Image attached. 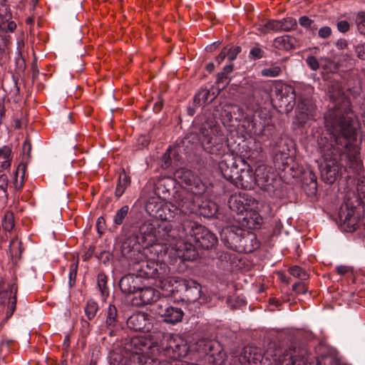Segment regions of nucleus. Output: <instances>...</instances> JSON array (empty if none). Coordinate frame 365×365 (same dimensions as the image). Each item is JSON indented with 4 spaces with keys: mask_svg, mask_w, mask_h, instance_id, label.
<instances>
[{
    "mask_svg": "<svg viewBox=\"0 0 365 365\" xmlns=\"http://www.w3.org/2000/svg\"><path fill=\"white\" fill-rule=\"evenodd\" d=\"M201 143L205 151L221 156L224 159L219 163L222 176L236 187L251 189L255 185V175L250 165L242 163L239 168L237 161L231 153H226L224 145L225 138L219 128L213 123H205L200 128Z\"/></svg>",
    "mask_w": 365,
    "mask_h": 365,
    "instance_id": "obj_1",
    "label": "nucleus"
},
{
    "mask_svg": "<svg viewBox=\"0 0 365 365\" xmlns=\"http://www.w3.org/2000/svg\"><path fill=\"white\" fill-rule=\"evenodd\" d=\"M325 126L329 132L331 141L324 143L321 138L318 144L324 152L331 149L341 150L342 148H350L354 153H356L358 148L352 143L356 141L359 123L354 114L346 109L344 112L339 108H334L328 112L324 117Z\"/></svg>",
    "mask_w": 365,
    "mask_h": 365,
    "instance_id": "obj_2",
    "label": "nucleus"
},
{
    "mask_svg": "<svg viewBox=\"0 0 365 365\" xmlns=\"http://www.w3.org/2000/svg\"><path fill=\"white\" fill-rule=\"evenodd\" d=\"M186 227L182 230L173 228L171 223L163 221L156 228L157 242H162L168 245L165 254L168 256L171 262L193 260L197 252L191 244L185 243L182 239L185 235Z\"/></svg>",
    "mask_w": 365,
    "mask_h": 365,
    "instance_id": "obj_3",
    "label": "nucleus"
},
{
    "mask_svg": "<svg viewBox=\"0 0 365 365\" xmlns=\"http://www.w3.org/2000/svg\"><path fill=\"white\" fill-rule=\"evenodd\" d=\"M157 227L149 222H144L139 227L138 232L128 237L123 243L122 252L128 257H133L135 253L148 256V253H157L158 245H156Z\"/></svg>",
    "mask_w": 365,
    "mask_h": 365,
    "instance_id": "obj_4",
    "label": "nucleus"
},
{
    "mask_svg": "<svg viewBox=\"0 0 365 365\" xmlns=\"http://www.w3.org/2000/svg\"><path fill=\"white\" fill-rule=\"evenodd\" d=\"M150 347L145 350V356L154 357L161 354L173 360L180 359L187 356L189 347L186 341L177 334H162L158 341H152L146 338Z\"/></svg>",
    "mask_w": 365,
    "mask_h": 365,
    "instance_id": "obj_5",
    "label": "nucleus"
},
{
    "mask_svg": "<svg viewBox=\"0 0 365 365\" xmlns=\"http://www.w3.org/2000/svg\"><path fill=\"white\" fill-rule=\"evenodd\" d=\"M149 346L145 337H133L125 343L123 351L110 354V363L111 365H144V359H147L145 351Z\"/></svg>",
    "mask_w": 365,
    "mask_h": 365,
    "instance_id": "obj_6",
    "label": "nucleus"
},
{
    "mask_svg": "<svg viewBox=\"0 0 365 365\" xmlns=\"http://www.w3.org/2000/svg\"><path fill=\"white\" fill-rule=\"evenodd\" d=\"M190 228L189 235L193 237L197 246L202 249H210L217 242L216 236L208 229L194 222H187L184 225Z\"/></svg>",
    "mask_w": 365,
    "mask_h": 365,
    "instance_id": "obj_7",
    "label": "nucleus"
},
{
    "mask_svg": "<svg viewBox=\"0 0 365 365\" xmlns=\"http://www.w3.org/2000/svg\"><path fill=\"white\" fill-rule=\"evenodd\" d=\"M174 175L179 183L195 195H201L206 190L205 185L190 170L180 168L175 172Z\"/></svg>",
    "mask_w": 365,
    "mask_h": 365,
    "instance_id": "obj_8",
    "label": "nucleus"
},
{
    "mask_svg": "<svg viewBox=\"0 0 365 365\" xmlns=\"http://www.w3.org/2000/svg\"><path fill=\"white\" fill-rule=\"evenodd\" d=\"M202 346V351L205 354L207 360L213 365H229L226 353L223 351L220 344L216 341L203 340L200 342Z\"/></svg>",
    "mask_w": 365,
    "mask_h": 365,
    "instance_id": "obj_9",
    "label": "nucleus"
},
{
    "mask_svg": "<svg viewBox=\"0 0 365 365\" xmlns=\"http://www.w3.org/2000/svg\"><path fill=\"white\" fill-rule=\"evenodd\" d=\"M255 185L261 189L272 192L274 190V185L277 180L276 175L272 169L265 165H259L255 171Z\"/></svg>",
    "mask_w": 365,
    "mask_h": 365,
    "instance_id": "obj_10",
    "label": "nucleus"
},
{
    "mask_svg": "<svg viewBox=\"0 0 365 365\" xmlns=\"http://www.w3.org/2000/svg\"><path fill=\"white\" fill-rule=\"evenodd\" d=\"M275 97L278 106L284 111L291 110L296 100V93L292 86L287 84H278L275 87Z\"/></svg>",
    "mask_w": 365,
    "mask_h": 365,
    "instance_id": "obj_11",
    "label": "nucleus"
},
{
    "mask_svg": "<svg viewBox=\"0 0 365 365\" xmlns=\"http://www.w3.org/2000/svg\"><path fill=\"white\" fill-rule=\"evenodd\" d=\"M152 253H150L151 255ZM149 255V253L148 254ZM132 259V257H130ZM135 259L140 258V261L136 262L135 269L138 272V275L143 279L154 278L158 274V264L155 262L154 256L140 255L135 253L133 257Z\"/></svg>",
    "mask_w": 365,
    "mask_h": 365,
    "instance_id": "obj_12",
    "label": "nucleus"
},
{
    "mask_svg": "<svg viewBox=\"0 0 365 365\" xmlns=\"http://www.w3.org/2000/svg\"><path fill=\"white\" fill-rule=\"evenodd\" d=\"M247 129L248 133L254 137L259 143H262L269 139L270 135L269 122L262 118H253L247 121Z\"/></svg>",
    "mask_w": 365,
    "mask_h": 365,
    "instance_id": "obj_13",
    "label": "nucleus"
},
{
    "mask_svg": "<svg viewBox=\"0 0 365 365\" xmlns=\"http://www.w3.org/2000/svg\"><path fill=\"white\" fill-rule=\"evenodd\" d=\"M153 312L160 316L164 322L170 324L180 322L184 314L180 308L170 306L163 301L153 306Z\"/></svg>",
    "mask_w": 365,
    "mask_h": 365,
    "instance_id": "obj_14",
    "label": "nucleus"
},
{
    "mask_svg": "<svg viewBox=\"0 0 365 365\" xmlns=\"http://www.w3.org/2000/svg\"><path fill=\"white\" fill-rule=\"evenodd\" d=\"M244 230L237 227H226L222 229L220 236L224 244L230 249L239 252L241 248V238Z\"/></svg>",
    "mask_w": 365,
    "mask_h": 365,
    "instance_id": "obj_15",
    "label": "nucleus"
},
{
    "mask_svg": "<svg viewBox=\"0 0 365 365\" xmlns=\"http://www.w3.org/2000/svg\"><path fill=\"white\" fill-rule=\"evenodd\" d=\"M239 363L241 365H264L262 350L255 346H245L239 356Z\"/></svg>",
    "mask_w": 365,
    "mask_h": 365,
    "instance_id": "obj_16",
    "label": "nucleus"
},
{
    "mask_svg": "<svg viewBox=\"0 0 365 365\" xmlns=\"http://www.w3.org/2000/svg\"><path fill=\"white\" fill-rule=\"evenodd\" d=\"M342 228L346 232H353L357 226L358 218L356 215L355 207H349L347 204L342 205L339 212Z\"/></svg>",
    "mask_w": 365,
    "mask_h": 365,
    "instance_id": "obj_17",
    "label": "nucleus"
},
{
    "mask_svg": "<svg viewBox=\"0 0 365 365\" xmlns=\"http://www.w3.org/2000/svg\"><path fill=\"white\" fill-rule=\"evenodd\" d=\"M176 289L180 292H185L188 300L195 302L200 297L201 286L193 279H180L176 281Z\"/></svg>",
    "mask_w": 365,
    "mask_h": 365,
    "instance_id": "obj_18",
    "label": "nucleus"
},
{
    "mask_svg": "<svg viewBox=\"0 0 365 365\" xmlns=\"http://www.w3.org/2000/svg\"><path fill=\"white\" fill-rule=\"evenodd\" d=\"M277 365H307V352L304 350L299 351H287L278 359H274Z\"/></svg>",
    "mask_w": 365,
    "mask_h": 365,
    "instance_id": "obj_19",
    "label": "nucleus"
},
{
    "mask_svg": "<svg viewBox=\"0 0 365 365\" xmlns=\"http://www.w3.org/2000/svg\"><path fill=\"white\" fill-rule=\"evenodd\" d=\"M128 328L136 331H148L152 327L148 316L145 312H137L127 320Z\"/></svg>",
    "mask_w": 365,
    "mask_h": 365,
    "instance_id": "obj_20",
    "label": "nucleus"
},
{
    "mask_svg": "<svg viewBox=\"0 0 365 365\" xmlns=\"http://www.w3.org/2000/svg\"><path fill=\"white\" fill-rule=\"evenodd\" d=\"M142 285L143 280L138 274H127L119 282L120 289L125 294L137 293Z\"/></svg>",
    "mask_w": 365,
    "mask_h": 365,
    "instance_id": "obj_21",
    "label": "nucleus"
},
{
    "mask_svg": "<svg viewBox=\"0 0 365 365\" xmlns=\"http://www.w3.org/2000/svg\"><path fill=\"white\" fill-rule=\"evenodd\" d=\"M16 304L15 292L13 288L9 290L0 292V305L3 306V311L6 313V319H9L13 314Z\"/></svg>",
    "mask_w": 365,
    "mask_h": 365,
    "instance_id": "obj_22",
    "label": "nucleus"
},
{
    "mask_svg": "<svg viewBox=\"0 0 365 365\" xmlns=\"http://www.w3.org/2000/svg\"><path fill=\"white\" fill-rule=\"evenodd\" d=\"M188 206L185 203L179 204L178 206L170 202H165L160 214V220L163 221H171L181 212H185Z\"/></svg>",
    "mask_w": 365,
    "mask_h": 365,
    "instance_id": "obj_23",
    "label": "nucleus"
},
{
    "mask_svg": "<svg viewBox=\"0 0 365 365\" xmlns=\"http://www.w3.org/2000/svg\"><path fill=\"white\" fill-rule=\"evenodd\" d=\"M228 205L230 210L237 215L246 212L250 208L248 199L241 192L232 195L229 198Z\"/></svg>",
    "mask_w": 365,
    "mask_h": 365,
    "instance_id": "obj_24",
    "label": "nucleus"
},
{
    "mask_svg": "<svg viewBox=\"0 0 365 365\" xmlns=\"http://www.w3.org/2000/svg\"><path fill=\"white\" fill-rule=\"evenodd\" d=\"M11 14L6 0H0V24L4 26L6 31L13 32L16 28V24L11 21Z\"/></svg>",
    "mask_w": 365,
    "mask_h": 365,
    "instance_id": "obj_25",
    "label": "nucleus"
},
{
    "mask_svg": "<svg viewBox=\"0 0 365 365\" xmlns=\"http://www.w3.org/2000/svg\"><path fill=\"white\" fill-rule=\"evenodd\" d=\"M241 248L239 252H252L259 246L256 235L251 232L244 230L241 238Z\"/></svg>",
    "mask_w": 365,
    "mask_h": 365,
    "instance_id": "obj_26",
    "label": "nucleus"
},
{
    "mask_svg": "<svg viewBox=\"0 0 365 365\" xmlns=\"http://www.w3.org/2000/svg\"><path fill=\"white\" fill-rule=\"evenodd\" d=\"M136 294L140 301L138 304L141 305L150 304L156 301L159 297V292L150 287H143L141 286Z\"/></svg>",
    "mask_w": 365,
    "mask_h": 365,
    "instance_id": "obj_27",
    "label": "nucleus"
},
{
    "mask_svg": "<svg viewBox=\"0 0 365 365\" xmlns=\"http://www.w3.org/2000/svg\"><path fill=\"white\" fill-rule=\"evenodd\" d=\"M322 177L329 184H332L339 173V165L335 161L327 163L321 170Z\"/></svg>",
    "mask_w": 365,
    "mask_h": 365,
    "instance_id": "obj_28",
    "label": "nucleus"
},
{
    "mask_svg": "<svg viewBox=\"0 0 365 365\" xmlns=\"http://www.w3.org/2000/svg\"><path fill=\"white\" fill-rule=\"evenodd\" d=\"M163 204L164 200L159 196L150 197L145 205L146 211L150 215L160 219Z\"/></svg>",
    "mask_w": 365,
    "mask_h": 365,
    "instance_id": "obj_29",
    "label": "nucleus"
},
{
    "mask_svg": "<svg viewBox=\"0 0 365 365\" xmlns=\"http://www.w3.org/2000/svg\"><path fill=\"white\" fill-rule=\"evenodd\" d=\"M163 204L164 200L159 196L150 197L145 205L146 211L150 215L160 219Z\"/></svg>",
    "mask_w": 365,
    "mask_h": 365,
    "instance_id": "obj_30",
    "label": "nucleus"
},
{
    "mask_svg": "<svg viewBox=\"0 0 365 365\" xmlns=\"http://www.w3.org/2000/svg\"><path fill=\"white\" fill-rule=\"evenodd\" d=\"M242 220L244 222L243 225L246 226L248 229H257L262 223V218L259 213L252 211L248 212L247 210Z\"/></svg>",
    "mask_w": 365,
    "mask_h": 365,
    "instance_id": "obj_31",
    "label": "nucleus"
},
{
    "mask_svg": "<svg viewBox=\"0 0 365 365\" xmlns=\"http://www.w3.org/2000/svg\"><path fill=\"white\" fill-rule=\"evenodd\" d=\"M216 94L207 89H201L194 97V103L196 106H202L209 103H211L215 98Z\"/></svg>",
    "mask_w": 365,
    "mask_h": 365,
    "instance_id": "obj_32",
    "label": "nucleus"
},
{
    "mask_svg": "<svg viewBox=\"0 0 365 365\" xmlns=\"http://www.w3.org/2000/svg\"><path fill=\"white\" fill-rule=\"evenodd\" d=\"M130 184V177L126 174L124 170H122L118 175V183L115 190V195L117 197H121Z\"/></svg>",
    "mask_w": 365,
    "mask_h": 365,
    "instance_id": "obj_33",
    "label": "nucleus"
},
{
    "mask_svg": "<svg viewBox=\"0 0 365 365\" xmlns=\"http://www.w3.org/2000/svg\"><path fill=\"white\" fill-rule=\"evenodd\" d=\"M11 150L8 146H4L0 148V166L1 170H7L11 166Z\"/></svg>",
    "mask_w": 365,
    "mask_h": 365,
    "instance_id": "obj_34",
    "label": "nucleus"
},
{
    "mask_svg": "<svg viewBox=\"0 0 365 365\" xmlns=\"http://www.w3.org/2000/svg\"><path fill=\"white\" fill-rule=\"evenodd\" d=\"M180 279L170 278L160 282V287L162 290L164 292L163 294L169 295L173 294L175 292H180V290H178L176 289V281H179Z\"/></svg>",
    "mask_w": 365,
    "mask_h": 365,
    "instance_id": "obj_35",
    "label": "nucleus"
},
{
    "mask_svg": "<svg viewBox=\"0 0 365 365\" xmlns=\"http://www.w3.org/2000/svg\"><path fill=\"white\" fill-rule=\"evenodd\" d=\"M274 44L279 48L289 50L293 48V38L287 35L279 36L274 39Z\"/></svg>",
    "mask_w": 365,
    "mask_h": 365,
    "instance_id": "obj_36",
    "label": "nucleus"
},
{
    "mask_svg": "<svg viewBox=\"0 0 365 365\" xmlns=\"http://www.w3.org/2000/svg\"><path fill=\"white\" fill-rule=\"evenodd\" d=\"M279 31H289L297 27V23L296 19L292 17H287L279 21Z\"/></svg>",
    "mask_w": 365,
    "mask_h": 365,
    "instance_id": "obj_37",
    "label": "nucleus"
},
{
    "mask_svg": "<svg viewBox=\"0 0 365 365\" xmlns=\"http://www.w3.org/2000/svg\"><path fill=\"white\" fill-rule=\"evenodd\" d=\"M258 31L263 34L269 33L271 31L279 32L278 20H269L260 24L258 27Z\"/></svg>",
    "mask_w": 365,
    "mask_h": 365,
    "instance_id": "obj_38",
    "label": "nucleus"
},
{
    "mask_svg": "<svg viewBox=\"0 0 365 365\" xmlns=\"http://www.w3.org/2000/svg\"><path fill=\"white\" fill-rule=\"evenodd\" d=\"M106 276L103 273H99L97 277V284L103 298L108 295V289L106 285Z\"/></svg>",
    "mask_w": 365,
    "mask_h": 365,
    "instance_id": "obj_39",
    "label": "nucleus"
},
{
    "mask_svg": "<svg viewBox=\"0 0 365 365\" xmlns=\"http://www.w3.org/2000/svg\"><path fill=\"white\" fill-rule=\"evenodd\" d=\"M312 115L307 108L299 110L295 116V122L299 125L304 124L308 120L311 119Z\"/></svg>",
    "mask_w": 365,
    "mask_h": 365,
    "instance_id": "obj_40",
    "label": "nucleus"
},
{
    "mask_svg": "<svg viewBox=\"0 0 365 365\" xmlns=\"http://www.w3.org/2000/svg\"><path fill=\"white\" fill-rule=\"evenodd\" d=\"M282 68L279 66H273L269 68H264L261 71L262 76L277 77L282 73Z\"/></svg>",
    "mask_w": 365,
    "mask_h": 365,
    "instance_id": "obj_41",
    "label": "nucleus"
},
{
    "mask_svg": "<svg viewBox=\"0 0 365 365\" xmlns=\"http://www.w3.org/2000/svg\"><path fill=\"white\" fill-rule=\"evenodd\" d=\"M129 207L128 205L123 206L119 209L113 217V222L115 225H121L128 215Z\"/></svg>",
    "mask_w": 365,
    "mask_h": 365,
    "instance_id": "obj_42",
    "label": "nucleus"
},
{
    "mask_svg": "<svg viewBox=\"0 0 365 365\" xmlns=\"http://www.w3.org/2000/svg\"><path fill=\"white\" fill-rule=\"evenodd\" d=\"M98 309V306L94 301H88L85 307V313L88 319H92Z\"/></svg>",
    "mask_w": 365,
    "mask_h": 365,
    "instance_id": "obj_43",
    "label": "nucleus"
},
{
    "mask_svg": "<svg viewBox=\"0 0 365 365\" xmlns=\"http://www.w3.org/2000/svg\"><path fill=\"white\" fill-rule=\"evenodd\" d=\"M289 272L293 277L299 278L302 280H305L309 277L306 271L298 266L290 267Z\"/></svg>",
    "mask_w": 365,
    "mask_h": 365,
    "instance_id": "obj_44",
    "label": "nucleus"
},
{
    "mask_svg": "<svg viewBox=\"0 0 365 365\" xmlns=\"http://www.w3.org/2000/svg\"><path fill=\"white\" fill-rule=\"evenodd\" d=\"M117 310L115 306L109 305L108 308L107 318L106 323L108 327H113L115 324Z\"/></svg>",
    "mask_w": 365,
    "mask_h": 365,
    "instance_id": "obj_45",
    "label": "nucleus"
},
{
    "mask_svg": "<svg viewBox=\"0 0 365 365\" xmlns=\"http://www.w3.org/2000/svg\"><path fill=\"white\" fill-rule=\"evenodd\" d=\"M2 227L4 230L10 232L14 227L13 215L10 212L5 214L2 220Z\"/></svg>",
    "mask_w": 365,
    "mask_h": 365,
    "instance_id": "obj_46",
    "label": "nucleus"
},
{
    "mask_svg": "<svg viewBox=\"0 0 365 365\" xmlns=\"http://www.w3.org/2000/svg\"><path fill=\"white\" fill-rule=\"evenodd\" d=\"M299 23L302 26L309 29L312 31H316L317 29V26L314 24V21L307 16L300 17L299 19Z\"/></svg>",
    "mask_w": 365,
    "mask_h": 365,
    "instance_id": "obj_47",
    "label": "nucleus"
},
{
    "mask_svg": "<svg viewBox=\"0 0 365 365\" xmlns=\"http://www.w3.org/2000/svg\"><path fill=\"white\" fill-rule=\"evenodd\" d=\"M356 22L359 32L365 35V13H359L356 16Z\"/></svg>",
    "mask_w": 365,
    "mask_h": 365,
    "instance_id": "obj_48",
    "label": "nucleus"
},
{
    "mask_svg": "<svg viewBox=\"0 0 365 365\" xmlns=\"http://www.w3.org/2000/svg\"><path fill=\"white\" fill-rule=\"evenodd\" d=\"M250 56L253 59H259L263 57L264 51L262 48L257 44L251 48L250 51Z\"/></svg>",
    "mask_w": 365,
    "mask_h": 365,
    "instance_id": "obj_49",
    "label": "nucleus"
},
{
    "mask_svg": "<svg viewBox=\"0 0 365 365\" xmlns=\"http://www.w3.org/2000/svg\"><path fill=\"white\" fill-rule=\"evenodd\" d=\"M144 359V365H170L168 361L159 360L155 357L147 356V359Z\"/></svg>",
    "mask_w": 365,
    "mask_h": 365,
    "instance_id": "obj_50",
    "label": "nucleus"
},
{
    "mask_svg": "<svg viewBox=\"0 0 365 365\" xmlns=\"http://www.w3.org/2000/svg\"><path fill=\"white\" fill-rule=\"evenodd\" d=\"M227 58L230 61H234L237 55L241 51V47L240 46H235L234 48H227Z\"/></svg>",
    "mask_w": 365,
    "mask_h": 365,
    "instance_id": "obj_51",
    "label": "nucleus"
},
{
    "mask_svg": "<svg viewBox=\"0 0 365 365\" xmlns=\"http://www.w3.org/2000/svg\"><path fill=\"white\" fill-rule=\"evenodd\" d=\"M76 272H77V264H72L70 267V271H69V281L68 284L71 287L74 284L76 277Z\"/></svg>",
    "mask_w": 365,
    "mask_h": 365,
    "instance_id": "obj_52",
    "label": "nucleus"
},
{
    "mask_svg": "<svg viewBox=\"0 0 365 365\" xmlns=\"http://www.w3.org/2000/svg\"><path fill=\"white\" fill-rule=\"evenodd\" d=\"M206 206L208 207V212L206 213L205 212L203 213L204 215H206L207 217H211L216 214V212L217 211V206L215 203H214L212 202H209L207 203V205H203V208H205Z\"/></svg>",
    "mask_w": 365,
    "mask_h": 365,
    "instance_id": "obj_53",
    "label": "nucleus"
},
{
    "mask_svg": "<svg viewBox=\"0 0 365 365\" xmlns=\"http://www.w3.org/2000/svg\"><path fill=\"white\" fill-rule=\"evenodd\" d=\"M306 62L313 71H317L319 68L317 59L313 56H308L306 58Z\"/></svg>",
    "mask_w": 365,
    "mask_h": 365,
    "instance_id": "obj_54",
    "label": "nucleus"
},
{
    "mask_svg": "<svg viewBox=\"0 0 365 365\" xmlns=\"http://www.w3.org/2000/svg\"><path fill=\"white\" fill-rule=\"evenodd\" d=\"M331 34V29L329 26H323L318 31V35L322 38H328Z\"/></svg>",
    "mask_w": 365,
    "mask_h": 365,
    "instance_id": "obj_55",
    "label": "nucleus"
},
{
    "mask_svg": "<svg viewBox=\"0 0 365 365\" xmlns=\"http://www.w3.org/2000/svg\"><path fill=\"white\" fill-rule=\"evenodd\" d=\"M293 290L299 294H304L307 291V288L304 282H297L293 284Z\"/></svg>",
    "mask_w": 365,
    "mask_h": 365,
    "instance_id": "obj_56",
    "label": "nucleus"
},
{
    "mask_svg": "<svg viewBox=\"0 0 365 365\" xmlns=\"http://www.w3.org/2000/svg\"><path fill=\"white\" fill-rule=\"evenodd\" d=\"M355 51L359 58L365 60V43L356 46Z\"/></svg>",
    "mask_w": 365,
    "mask_h": 365,
    "instance_id": "obj_57",
    "label": "nucleus"
},
{
    "mask_svg": "<svg viewBox=\"0 0 365 365\" xmlns=\"http://www.w3.org/2000/svg\"><path fill=\"white\" fill-rule=\"evenodd\" d=\"M337 29L341 33H345L349 29V24L346 21H340L337 23Z\"/></svg>",
    "mask_w": 365,
    "mask_h": 365,
    "instance_id": "obj_58",
    "label": "nucleus"
},
{
    "mask_svg": "<svg viewBox=\"0 0 365 365\" xmlns=\"http://www.w3.org/2000/svg\"><path fill=\"white\" fill-rule=\"evenodd\" d=\"M233 70L232 65H228L224 67L223 72L218 74L217 82L220 80L221 78H227V76Z\"/></svg>",
    "mask_w": 365,
    "mask_h": 365,
    "instance_id": "obj_59",
    "label": "nucleus"
},
{
    "mask_svg": "<svg viewBox=\"0 0 365 365\" xmlns=\"http://www.w3.org/2000/svg\"><path fill=\"white\" fill-rule=\"evenodd\" d=\"M218 257L222 262H225L226 264L231 261V255L228 252H221Z\"/></svg>",
    "mask_w": 365,
    "mask_h": 365,
    "instance_id": "obj_60",
    "label": "nucleus"
},
{
    "mask_svg": "<svg viewBox=\"0 0 365 365\" xmlns=\"http://www.w3.org/2000/svg\"><path fill=\"white\" fill-rule=\"evenodd\" d=\"M347 41L345 39H339L336 43L338 49L343 50L347 47Z\"/></svg>",
    "mask_w": 365,
    "mask_h": 365,
    "instance_id": "obj_61",
    "label": "nucleus"
},
{
    "mask_svg": "<svg viewBox=\"0 0 365 365\" xmlns=\"http://www.w3.org/2000/svg\"><path fill=\"white\" fill-rule=\"evenodd\" d=\"M227 48H224L219 56L217 57L216 60L217 61L218 63H220L226 57L227 58Z\"/></svg>",
    "mask_w": 365,
    "mask_h": 365,
    "instance_id": "obj_62",
    "label": "nucleus"
},
{
    "mask_svg": "<svg viewBox=\"0 0 365 365\" xmlns=\"http://www.w3.org/2000/svg\"><path fill=\"white\" fill-rule=\"evenodd\" d=\"M337 272L341 274V275H344L346 273H347L349 270V267H346V266H344V265H340V266H337L336 268Z\"/></svg>",
    "mask_w": 365,
    "mask_h": 365,
    "instance_id": "obj_63",
    "label": "nucleus"
},
{
    "mask_svg": "<svg viewBox=\"0 0 365 365\" xmlns=\"http://www.w3.org/2000/svg\"><path fill=\"white\" fill-rule=\"evenodd\" d=\"M7 185V177L5 175H1L0 176V187L4 189L6 187Z\"/></svg>",
    "mask_w": 365,
    "mask_h": 365,
    "instance_id": "obj_64",
    "label": "nucleus"
}]
</instances>
